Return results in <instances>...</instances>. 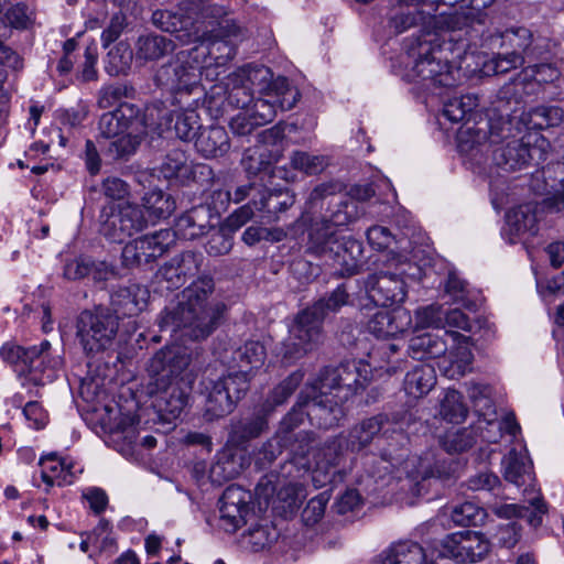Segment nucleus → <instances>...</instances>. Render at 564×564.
I'll return each instance as SVG.
<instances>
[{
  "label": "nucleus",
  "mask_w": 564,
  "mask_h": 564,
  "mask_svg": "<svg viewBox=\"0 0 564 564\" xmlns=\"http://www.w3.org/2000/svg\"><path fill=\"white\" fill-rule=\"evenodd\" d=\"M262 95L258 98L253 97V101L246 110L261 124L264 126L271 122L276 113V94L269 91L268 88L262 90Z\"/></svg>",
  "instance_id": "49530a36"
},
{
  "label": "nucleus",
  "mask_w": 564,
  "mask_h": 564,
  "mask_svg": "<svg viewBox=\"0 0 564 564\" xmlns=\"http://www.w3.org/2000/svg\"><path fill=\"white\" fill-rule=\"evenodd\" d=\"M445 291L452 297L454 303L462 304L464 308L471 312L478 310V302L469 297V292L466 289V282L459 279L456 273H448Z\"/></svg>",
  "instance_id": "6e6d98bb"
},
{
  "label": "nucleus",
  "mask_w": 564,
  "mask_h": 564,
  "mask_svg": "<svg viewBox=\"0 0 564 564\" xmlns=\"http://www.w3.org/2000/svg\"><path fill=\"white\" fill-rule=\"evenodd\" d=\"M334 207L328 217L308 227L305 252L315 258L332 260L352 275L357 273L362 247L358 240L340 236L337 228L357 219L358 203L352 197L344 196Z\"/></svg>",
  "instance_id": "20e7f679"
},
{
  "label": "nucleus",
  "mask_w": 564,
  "mask_h": 564,
  "mask_svg": "<svg viewBox=\"0 0 564 564\" xmlns=\"http://www.w3.org/2000/svg\"><path fill=\"white\" fill-rule=\"evenodd\" d=\"M403 271H379L365 280L368 299L377 306H392L402 303L406 296Z\"/></svg>",
  "instance_id": "f3484780"
},
{
  "label": "nucleus",
  "mask_w": 564,
  "mask_h": 564,
  "mask_svg": "<svg viewBox=\"0 0 564 564\" xmlns=\"http://www.w3.org/2000/svg\"><path fill=\"white\" fill-rule=\"evenodd\" d=\"M279 155L273 154L265 148L254 147L245 151L241 165L249 176H258L262 173H271L274 177L289 180V172L283 167L272 169Z\"/></svg>",
  "instance_id": "bb28decb"
},
{
  "label": "nucleus",
  "mask_w": 564,
  "mask_h": 564,
  "mask_svg": "<svg viewBox=\"0 0 564 564\" xmlns=\"http://www.w3.org/2000/svg\"><path fill=\"white\" fill-rule=\"evenodd\" d=\"M249 506L240 508L239 505H224L220 503L219 512L220 520L223 521L226 531L235 532L242 524L246 523V517L249 513Z\"/></svg>",
  "instance_id": "69168bd1"
},
{
  "label": "nucleus",
  "mask_w": 564,
  "mask_h": 564,
  "mask_svg": "<svg viewBox=\"0 0 564 564\" xmlns=\"http://www.w3.org/2000/svg\"><path fill=\"white\" fill-rule=\"evenodd\" d=\"M295 203L294 194L288 188H265L260 193L259 199H252L260 218L265 224L280 219V214L286 212Z\"/></svg>",
  "instance_id": "5701e85b"
},
{
  "label": "nucleus",
  "mask_w": 564,
  "mask_h": 564,
  "mask_svg": "<svg viewBox=\"0 0 564 564\" xmlns=\"http://www.w3.org/2000/svg\"><path fill=\"white\" fill-rule=\"evenodd\" d=\"M61 366L62 358L51 355V343L44 339L40 346L29 347V356L17 372L24 379L23 384L45 386L57 378Z\"/></svg>",
  "instance_id": "4468645a"
},
{
  "label": "nucleus",
  "mask_w": 564,
  "mask_h": 564,
  "mask_svg": "<svg viewBox=\"0 0 564 564\" xmlns=\"http://www.w3.org/2000/svg\"><path fill=\"white\" fill-rule=\"evenodd\" d=\"M476 443V431L468 427L451 429L440 438L441 446L447 453H463L470 449Z\"/></svg>",
  "instance_id": "79ce46f5"
},
{
  "label": "nucleus",
  "mask_w": 564,
  "mask_h": 564,
  "mask_svg": "<svg viewBox=\"0 0 564 564\" xmlns=\"http://www.w3.org/2000/svg\"><path fill=\"white\" fill-rule=\"evenodd\" d=\"M408 55L413 58V65L406 73L409 80L422 83L427 89L456 85L459 70L448 63L441 45L419 40L415 46L409 48Z\"/></svg>",
  "instance_id": "6e6552de"
},
{
  "label": "nucleus",
  "mask_w": 564,
  "mask_h": 564,
  "mask_svg": "<svg viewBox=\"0 0 564 564\" xmlns=\"http://www.w3.org/2000/svg\"><path fill=\"white\" fill-rule=\"evenodd\" d=\"M290 164L294 170L307 175H315L325 170L328 165L327 158L314 155L304 151H294L290 158Z\"/></svg>",
  "instance_id": "13d9d810"
},
{
  "label": "nucleus",
  "mask_w": 564,
  "mask_h": 564,
  "mask_svg": "<svg viewBox=\"0 0 564 564\" xmlns=\"http://www.w3.org/2000/svg\"><path fill=\"white\" fill-rule=\"evenodd\" d=\"M468 414V408L463 401L460 392L448 389L440 405V415L449 423H462Z\"/></svg>",
  "instance_id": "a18cd8bd"
},
{
  "label": "nucleus",
  "mask_w": 564,
  "mask_h": 564,
  "mask_svg": "<svg viewBox=\"0 0 564 564\" xmlns=\"http://www.w3.org/2000/svg\"><path fill=\"white\" fill-rule=\"evenodd\" d=\"M350 294L346 283L322 296L311 306L297 313L289 336L282 341L278 355L291 365L314 350L323 340V321L330 313H337L349 303Z\"/></svg>",
  "instance_id": "0eeeda50"
},
{
  "label": "nucleus",
  "mask_w": 564,
  "mask_h": 564,
  "mask_svg": "<svg viewBox=\"0 0 564 564\" xmlns=\"http://www.w3.org/2000/svg\"><path fill=\"white\" fill-rule=\"evenodd\" d=\"M446 340L437 333H423L413 336L408 346L413 359L438 358L447 351Z\"/></svg>",
  "instance_id": "c9c22d12"
},
{
  "label": "nucleus",
  "mask_w": 564,
  "mask_h": 564,
  "mask_svg": "<svg viewBox=\"0 0 564 564\" xmlns=\"http://www.w3.org/2000/svg\"><path fill=\"white\" fill-rule=\"evenodd\" d=\"M388 415L382 413L362 420L349 430L345 441L346 448L352 453L362 451L380 432H383V435L388 433Z\"/></svg>",
  "instance_id": "a878e982"
},
{
  "label": "nucleus",
  "mask_w": 564,
  "mask_h": 564,
  "mask_svg": "<svg viewBox=\"0 0 564 564\" xmlns=\"http://www.w3.org/2000/svg\"><path fill=\"white\" fill-rule=\"evenodd\" d=\"M173 243L172 229H161L128 242L121 252L124 268L141 267L154 262L166 253Z\"/></svg>",
  "instance_id": "ddd939ff"
},
{
  "label": "nucleus",
  "mask_w": 564,
  "mask_h": 564,
  "mask_svg": "<svg viewBox=\"0 0 564 564\" xmlns=\"http://www.w3.org/2000/svg\"><path fill=\"white\" fill-rule=\"evenodd\" d=\"M237 77L241 79V85L231 88L228 99L235 107L247 109L253 101V89L262 93L271 80L272 74L265 66L248 65L239 70Z\"/></svg>",
  "instance_id": "a211bd4d"
},
{
  "label": "nucleus",
  "mask_w": 564,
  "mask_h": 564,
  "mask_svg": "<svg viewBox=\"0 0 564 564\" xmlns=\"http://www.w3.org/2000/svg\"><path fill=\"white\" fill-rule=\"evenodd\" d=\"M195 2H183L177 10L153 11L152 24L163 32L173 33L182 44L195 43L202 36V24Z\"/></svg>",
  "instance_id": "f8f14e48"
},
{
  "label": "nucleus",
  "mask_w": 564,
  "mask_h": 564,
  "mask_svg": "<svg viewBox=\"0 0 564 564\" xmlns=\"http://www.w3.org/2000/svg\"><path fill=\"white\" fill-rule=\"evenodd\" d=\"M134 88L127 84H111L102 86L98 91L97 105L101 109L131 105L124 101L134 96Z\"/></svg>",
  "instance_id": "c03bdc74"
},
{
  "label": "nucleus",
  "mask_w": 564,
  "mask_h": 564,
  "mask_svg": "<svg viewBox=\"0 0 564 564\" xmlns=\"http://www.w3.org/2000/svg\"><path fill=\"white\" fill-rule=\"evenodd\" d=\"M524 234H538L536 216L529 206H519L507 213L502 235L513 245Z\"/></svg>",
  "instance_id": "7c9ffc66"
},
{
  "label": "nucleus",
  "mask_w": 564,
  "mask_h": 564,
  "mask_svg": "<svg viewBox=\"0 0 564 564\" xmlns=\"http://www.w3.org/2000/svg\"><path fill=\"white\" fill-rule=\"evenodd\" d=\"M189 361L183 348L166 346L158 350L148 362V392L152 398L153 410L164 423L176 420L187 405L192 388L181 376Z\"/></svg>",
  "instance_id": "7ed1b4c3"
},
{
  "label": "nucleus",
  "mask_w": 564,
  "mask_h": 564,
  "mask_svg": "<svg viewBox=\"0 0 564 564\" xmlns=\"http://www.w3.org/2000/svg\"><path fill=\"white\" fill-rule=\"evenodd\" d=\"M204 68L202 61L194 58L192 48L178 52L169 63L162 65L155 73L158 86L172 94H193L200 91V76Z\"/></svg>",
  "instance_id": "9b49d317"
},
{
  "label": "nucleus",
  "mask_w": 564,
  "mask_h": 564,
  "mask_svg": "<svg viewBox=\"0 0 564 564\" xmlns=\"http://www.w3.org/2000/svg\"><path fill=\"white\" fill-rule=\"evenodd\" d=\"M436 383V372L429 364H419L404 378V391L413 398L427 394Z\"/></svg>",
  "instance_id": "e433bc0d"
},
{
  "label": "nucleus",
  "mask_w": 564,
  "mask_h": 564,
  "mask_svg": "<svg viewBox=\"0 0 564 564\" xmlns=\"http://www.w3.org/2000/svg\"><path fill=\"white\" fill-rule=\"evenodd\" d=\"M41 478L48 488L57 485H68L73 481L72 466L67 465L56 454H48L41 457Z\"/></svg>",
  "instance_id": "4c0bfd02"
},
{
  "label": "nucleus",
  "mask_w": 564,
  "mask_h": 564,
  "mask_svg": "<svg viewBox=\"0 0 564 564\" xmlns=\"http://www.w3.org/2000/svg\"><path fill=\"white\" fill-rule=\"evenodd\" d=\"M144 133V123L143 130H127L123 134L116 137L115 140L109 142L106 155L113 161L127 160L135 153L137 149L141 144Z\"/></svg>",
  "instance_id": "a19ab883"
},
{
  "label": "nucleus",
  "mask_w": 564,
  "mask_h": 564,
  "mask_svg": "<svg viewBox=\"0 0 564 564\" xmlns=\"http://www.w3.org/2000/svg\"><path fill=\"white\" fill-rule=\"evenodd\" d=\"M196 151L206 159L224 156L230 150L229 135L224 127L202 128L195 139Z\"/></svg>",
  "instance_id": "c756f323"
},
{
  "label": "nucleus",
  "mask_w": 564,
  "mask_h": 564,
  "mask_svg": "<svg viewBox=\"0 0 564 564\" xmlns=\"http://www.w3.org/2000/svg\"><path fill=\"white\" fill-rule=\"evenodd\" d=\"M208 389V394L205 400L203 417L207 422H213L219 420L228 414H230L237 403L235 399H232L228 391V388L224 386L223 382H219L218 379L210 382V387Z\"/></svg>",
  "instance_id": "2f4dec72"
},
{
  "label": "nucleus",
  "mask_w": 564,
  "mask_h": 564,
  "mask_svg": "<svg viewBox=\"0 0 564 564\" xmlns=\"http://www.w3.org/2000/svg\"><path fill=\"white\" fill-rule=\"evenodd\" d=\"M210 208L198 205L182 214L172 230L173 239L177 236L185 240H194L205 235L210 228Z\"/></svg>",
  "instance_id": "393cba45"
},
{
  "label": "nucleus",
  "mask_w": 564,
  "mask_h": 564,
  "mask_svg": "<svg viewBox=\"0 0 564 564\" xmlns=\"http://www.w3.org/2000/svg\"><path fill=\"white\" fill-rule=\"evenodd\" d=\"M453 473L454 468L452 464L437 462L434 467L424 469L421 475V480L413 479L412 494L417 497L425 495L432 479L446 480L452 477Z\"/></svg>",
  "instance_id": "864d4df0"
},
{
  "label": "nucleus",
  "mask_w": 564,
  "mask_h": 564,
  "mask_svg": "<svg viewBox=\"0 0 564 564\" xmlns=\"http://www.w3.org/2000/svg\"><path fill=\"white\" fill-rule=\"evenodd\" d=\"M176 45L173 40L150 32L138 36L134 43V58L140 65L158 62L172 54Z\"/></svg>",
  "instance_id": "b1692460"
},
{
  "label": "nucleus",
  "mask_w": 564,
  "mask_h": 564,
  "mask_svg": "<svg viewBox=\"0 0 564 564\" xmlns=\"http://www.w3.org/2000/svg\"><path fill=\"white\" fill-rule=\"evenodd\" d=\"M175 202L161 189L147 193L143 207L133 203L105 205L99 215V232L109 242L122 243L143 231L149 221L155 223L171 216Z\"/></svg>",
  "instance_id": "423d86ee"
},
{
  "label": "nucleus",
  "mask_w": 564,
  "mask_h": 564,
  "mask_svg": "<svg viewBox=\"0 0 564 564\" xmlns=\"http://www.w3.org/2000/svg\"><path fill=\"white\" fill-rule=\"evenodd\" d=\"M207 35L202 29V36L192 47L194 58L202 61L204 68L225 66L236 55V43L231 40L220 39L218 35Z\"/></svg>",
  "instance_id": "aec40b11"
},
{
  "label": "nucleus",
  "mask_w": 564,
  "mask_h": 564,
  "mask_svg": "<svg viewBox=\"0 0 564 564\" xmlns=\"http://www.w3.org/2000/svg\"><path fill=\"white\" fill-rule=\"evenodd\" d=\"M118 329V316L106 306L85 310L76 318V337L90 357L112 349Z\"/></svg>",
  "instance_id": "1a4fd4ad"
},
{
  "label": "nucleus",
  "mask_w": 564,
  "mask_h": 564,
  "mask_svg": "<svg viewBox=\"0 0 564 564\" xmlns=\"http://www.w3.org/2000/svg\"><path fill=\"white\" fill-rule=\"evenodd\" d=\"M265 88H268L269 91L276 94V108L281 111L291 110L300 98L299 90L294 87H291L289 80L285 77H279L272 84H270L269 80Z\"/></svg>",
  "instance_id": "5fc2aeb1"
},
{
  "label": "nucleus",
  "mask_w": 564,
  "mask_h": 564,
  "mask_svg": "<svg viewBox=\"0 0 564 564\" xmlns=\"http://www.w3.org/2000/svg\"><path fill=\"white\" fill-rule=\"evenodd\" d=\"M478 106V98L474 95H464L453 98L444 105L443 115L452 122H459L471 115Z\"/></svg>",
  "instance_id": "603ef678"
},
{
  "label": "nucleus",
  "mask_w": 564,
  "mask_h": 564,
  "mask_svg": "<svg viewBox=\"0 0 564 564\" xmlns=\"http://www.w3.org/2000/svg\"><path fill=\"white\" fill-rule=\"evenodd\" d=\"M534 127L544 129L558 126L564 118L563 110L556 106H540L532 110Z\"/></svg>",
  "instance_id": "774afa93"
},
{
  "label": "nucleus",
  "mask_w": 564,
  "mask_h": 564,
  "mask_svg": "<svg viewBox=\"0 0 564 564\" xmlns=\"http://www.w3.org/2000/svg\"><path fill=\"white\" fill-rule=\"evenodd\" d=\"M381 564H429L427 555L421 544L402 541L391 545L382 553Z\"/></svg>",
  "instance_id": "f704fd0d"
},
{
  "label": "nucleus",
  "mask_w": 564,
  "mask_h": 564,
  "mask_svg": "<svg viewBox=\"0 0 564 564\" xmlns=\"http://www.w3.org/2000/svg\"><path fill=\"white\" fill-rule=\"evenodd\" d=\"M435 19L436 25L448 33V41L454 42L460 52L478 46L499 45V47L519 52L529 65L534 61L543 59L549 53L545 39L534 37L533 33L524 26L490 33L486 29L488 15L484 11L452 12Z\"/></svg>",
  "instance_id": "f257e3e1"
},
{
  "label": "nucleus",
  "mask_w": 564,
  "mask_h": 564,
  "mask_svg": "<svg viewBox=\"0 0 564 564\" xmlns=\"http://www.w3.org/2000/svg\"><path fill=\"white\" fill-rule=\"evenodd\" d=\"M460 550H463V561L476 563L488 555L490 543L481 533L467 531L463 532Z\"/></svg>",
  "instance_id": "09e8293b"
},
{
  "label": "nucleus",
  "mask_w": 564,
  "mask_h": 564,
  "mask_svg": "<svg viewBox=\"0 0 564 564\" xmlns=\"http://www.w3.org/2000/svg\"><path fill=\"white\" fill-rule=\"evenodd\" d=\"M527 64L524 57L520 56L517 51H506L494 55L484 64L482 73L485 75L506 74L509 70Z\"/></svg>",
  "instance_id": "8fccbe9b"
},
{
  "label": "nucleus",
  "mask_w": 564,
  "mask_h": 564,
  "mask_svg": "<svg viewBox=\"0 0 564 564\" xmlns=\"http://www.w3.org/2000/svg\"><path fill=\"white\" fill-rule=\"evenodd\" d=\"M269 427L265 413H256L232 423L229 440L239 447L245 446L251 440L259 437Z\"/></svg>",
  "instance_id": "72a5a7b5"
},
{
  "label": "nucleus",
  "mask_w": 564,
  "mask_h": 564,
  "mask_svg": "<svg viewBox=\"0 0 564 564\" xmlns=\"http://www.w3.org/2000/svg\"><path fill=\"white\" fill-rule=\"evenodd\" d=\"M304 379V373L296 370L282 380L272 389L265 400V410L272 411L275 406L283 404L297 389Z\"/></svg>",
  "instance_id": "de8ad7c7"
},
{
  "label": "nucleus",
  "mask_w": 564,
  "mask_h": 564,
  "mask_svg": "<svg viewBox=\"0 0 564 564\" xmlns=\"http://www.w3.org/2000/svg\"><path fill=\"white\" fill-rule=\"evenodd\" d=\"M371 377L370 366L362 360H346L336 367L323 368L314 381V391L334 393L340 401H348L364 390Z\"/></svg>",
  "instance_id": "9d476101"
},
{
  "label": "nucleus",
  "mask_w": 564,
  "mask_h": 564,
  "mask_svg": "<svg viewBox=\"0 0 564 564\" xmlns=\"http://www.w3.org/2000/svg\"><path fill=\"white\" fill-rule=\"evenodd\" d=\"M265 357L264 346L258 340H249L236 348L230 359L225 362L229 369L243 372L251 378L252 371L263 366Z\"/></svg>",
  "instance_id": "cd10ccee"
},
{
  "label": "nucleus",
  "mask_w": 564,
  "mask_h": 564,
  "mask_svg": "<svg viewBox=\"0 0 564 564\" xmlns=\"http://www.w3.org/2000/svg\"><path fill=\"white\" fill-rule=\"evenodd\" d=\"M226 311V303L216 294L214 278L204 274L183 289L176 305L162 312L159 326L171 335L181 332L182 336L202 340L220 326Z\"/></svg>",
  "instance_id": "f03ea898"
},
{
  "label": "nucleus",
  "mask_w": 564,
  "mask_h": 564,
  "mask_svg": "<svg viewBox=\"0 0 564 564\" xmlns=\"http://www.w3.org/2000/svg\"><path fill=\"white\" fill-rule=\"evenodd\" d=\"M315 441V434L308 431H300L293 435L286 449L290 458L282 466V475L288 478H297L311 468L308 458Z\"/></svg>",
  "instance_id": "4be33fe9"
},
{
  "label": "nucleus",
  "mask_w": 564,
  "mask_h": 564,
  "mask_svg": "<svg viewBox=\"0 0 564 564\" xmlns=\"http://www.w3.org/2000/svg\"><path fill=\"white\" fill-rule=\"evenodd\" d=\"M172 260L186 282L187 279L195 276L200 271L205 258L200 251L187 250L174 256Z\"/></svg>",
  "instance_id": "052dcab7"
},
{
  "label": "nucleus",
  "mask_w": 564,
  "mask_h": 564,
  "mask_svg": "<svg viewBox=\"0 0 564 564\" xmlns=\"http://www.w3.org/2000/svg\"><path fill=\"white\" fill-rule=\"evenodd\" d=\"M286 436L274 433L256 453V465L261 468H268L286 449L289 445Z\"/></svg>",
  "instance_id": "3c124183"
},
{
  "label": "nucleus",
  "mask_w": 564,
  "mask_h": 564,
  "mask_svg": "<svg viewBox=\"0 0 564 564\" xmlns=\"http://www.w3.org/2000/svg\"><path fill=\"white\" fill-rule=\"evenodd\" d=\"M160 173L165 180L187 185L189 183L207 184L214 178L213 169L205 163L189 160L185 151L172 149L164 156Z\"/></svg>",
  "instance_id": "2eb2a0df"
},
{
  "label": "nucleus",
  "mask_w": 564,
  "mask_h": 564,
  "mask_svg": "<svg viewBox=\"0 0 564 564\" xmlns=\"http://www.w3.org/2000/svg\"><path fill=\"white\" fill-rule=\"evenodd\" d=\"M234 232L223 225L219 229L210 234L205 246V250L209 256L218 257L230 252L234 246Z\"/></svg>",
  "instance_id": "680f3d73"
},
{
  "label": "nucleus",
  "mask_w": 564,
  "mask_h": 564,
  "mask_svg": "<svg viewBox=\"0 0 564 564\" xmlns=\"http://www.w3.org/2000/svg\"><path fill=\"white\" fill-rule=\"evenodd\" d=\"M250 377L243 375V372H238L236 370L229 369L227 375H223L218 378L219 382H223L228 389V394L235 399V402H238L246 395L250 387Z\"/></svg>",
  "instance_id": "e2e57ef3"
},
{
  "label": "nucleus",
  "mask_w": 564,
  "mask_h": 564,
  "mask_svg": "<svg viewBox=\"0 0 564 564\" xmlns=\"http://www.w3.org/2000/svg\"><path fill=\"white\" fill-rule=\"evenodd\" d=\"M169 128H173L177 138L184 141H191L197 137V131L202 130L199 116L194 109H184L172 111L167 118Z\"/></svg>",
  "instance_id": "ea45409f"
},
{
  "label": "nucleus",
  "mask_w": 564,
  "mask_h": 564,
  "mask_svg": "<svg viewBox=\"0 0 564 564\" xmlns=\"http://www.w3.org/2000/svg\"><path fill=\"white\" fill-rule=\"evenodd\" d=\"M144 118L135 105H121L100 116L99 134L105 139H115L127 130H143Z\"/></svg>",
  "instance_id": "6ab92c4d"
},
{
  "label": "nucleus",
  "mask_w": 564,
  "mask_h": 564,
  "mask_svg": "<svg viewBox=\"0 0 564 564\" xmlns=\"http://www.w3.org/2000/svg\"><path fill=\"white\" fill-rule=\"evenodd\" d=\"M399 2L402 6H405L406 9H402L400 12H398L390 19V26L393 28L397 33L405 32L410 28L415 26L420 23L424 24V23H426L427 19H430L432 17L431 12H425V11L419 9L417 7L420 4L430 6L432 11H435L437 6L440 4V3L432 4V3H424V2H420L417 4L416 3L411 4V3H404L401 0H399Z\"/></svg>",
  "instance_id": "58836bf2"
},
{
  "label": "nucleus",
  "mask_w": 564,
  "mask_h": 564,
  "mask_svg": "<svg viewBox=\"0 0 564 564\" xmlns=\"http://www.w3.org/2000/svg\"><path fill=\"white\" fill-rule=\"evenodd\" d=\"M134 50L127 42H119L109 50L105 58V70L110 76L126 74L130 68Z\"/></svg>",
  "instance_id": "37998d69"
},
{
  "label": "nucleus",
  "mask_w": 564,
  "mask_h": 564,
  "mask_svg": "<svg viewBox=\"0 0 564 564\" xmlns=\"http://www.w3.org/2000/svg\"><path fill=\"white\" fill-rule=\"evenodd\" d=\"M4 22L17 30H26L32 26L34 15L26 4L17 3L6 11Z\"/></svg>",
  "instance_id": "338daca9"
},
{
  "label": "nucleus",
  "mask_w": 564,
  "mask_h": 564,
  "mask_svg": "<svg viewBox=\"0 0 564 564\" xmlns=\"http://www.w3.org/2000/svg\"><path fill=\"white\" fill-rule=\"evenodd\" d=\"M489 137L488 141H481L486 138V132L467 128L459 132L458 151L465 156L466 161L470 164L471 169H479L481 172L482 165L487 162V154L491 151L492 163L505 172H514L529 166L532 162L539 164L545 160V153L542 145L544 139H541V144L530 145L523 140H510L507 143L491 149L498 144L500 139L505 138L501 127L498 129L495 121H489Z\"/></svg>",
  "instance_id": "39448f33"
},
{
  "label": "nucleus",
  "mask_w": 564,
  "mask_h": 564,
  "mask_svg": "<svg viewBox=\"0 0 564 564\" xmlns=\"http://www.w3.org/2000/svg\"><path fill=\"white\" fill-rule=\"evenodd\" d=\"M314 382L307 384L304 392L306 416L322 429H330L338 425L345 416L343 404L334 393L323 392L321 389L313 390Z\"/></svg>",
  "instance_id": "dca6fc26"
},
{
  "label": "nucleus",
  "mask_w": 564,
  "mask_h": 564,
  "mask_svg": "<svg viewBox=\"0 0 564 564\" xmlns=\"http://www.w3.org/2000/svg\"><path fill=\"white\" fill-rule=\"evenodd\" d=\"M329 495L324 491L308 500L301 517L305 525L312 527L324 517Z\"/></svg>",
  "instance_id": "0e129e2a"
},
{
  "label": "nucleus",
  "mask_w": 564,
  "mask_h": 564,
  "mask_svg": "<svg viewBox=\"0 0 564 564\" xmlns=\"http://www.w3.org/2000/svg\"><path fill=\"white\" fill-rule=\"evenodd\" d=\"M410 323L405 313L400 311H377L367 323L369 333L377 338H389L403 333Z\"/></svg>",
  "instance_id": "473e14b6"
},
{
  "label": "nucleus",
  "mask_w": 564,
  "mask_h": 564,
  "mask_svg": "<svg viewBox=\"0 0 564 564\" xmlns=\"http://www.w3.org/2000/svg\"><path fill=\"white\" fill-rule=\"evenodd\" d=\"M485 517L484 509L471 501L454 506L451 512L452 521L460 527L478 525Z\"/></svg>",
  "instance_id": "4d7b16f0"
},
{
  "label": "nucleus",
  "mask_w": 564,
  "mask_h": 564,
  "mask_svg": "<svg viewBox=\"0 0 564 564\" xmlns=\"http://www.w3.org/2000/svg\"><path fill=\"white\" fill-rule=\"evenodd\" d=\"M503 477L517 487L530 486L533 481V466L525 449L512 448L502 459Z\"/></svg>",
  "instance_id": "c85d7f7f"
},
{
  "label": "nucleus",
  "mask_w": 564,
  "mask_h": 564,
  "mask_svg": "<svg viewBox=\"0 0 564 564\" xmlns=\"http://www.w3.org/2000/svg\"><path fill=\"white\" fill-rule=\"evenodd\" d=\"M304 392H301L296 404L288 412L280 422L278 433L286 436L290 442L293 440L294 432L303 422L306 416Z\"/></svg>",
  "instance_id": "bf43d9fd"
},
{
  "label": "nucleus",
  "mask_w": 564,
  "mask_h": 564,
  "mask_svg": "<svg viewBox=\"0 0 564 564\" xmlns=\"http://www.w3.org/2000/svg\"><path fill=\"white\" fill-rule=\"evenodd\" d=\"M150 292L144 285L130 283L119 286L111 293L109 308L118 316V321L122 317L137 316L147 307Z\"/></svg>",
  "instance_id": "412c9836"
}]
</instances>
